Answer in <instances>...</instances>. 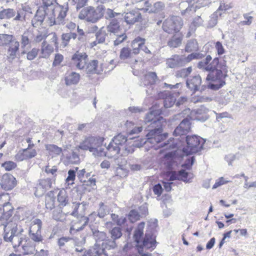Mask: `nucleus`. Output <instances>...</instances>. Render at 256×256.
I'll list each match as a JSON object with an SVG mask.
<instances>
[{
	"label": "nucleus",
	"instance_id": "obj_1",
	"mask_svg": "<svg viewBox=\"0 0 256 256\" xmlns=\"http://www.w3.org/2000/svg\"><path fill=\"white\" fill-rule=\"evenodd\" d=\"M162 113L161 109L152 106L146 116L145 122L148 128V132L146 134L147 142L152 144L160 142L168 136L167 133L162 134V124L164 122V118L160 116Z\"/></svg>",
	"mask_w": 256,
	"mask_h": 256
},
{
	"label": "nucleus",
	"instance_id": "obj_2",
	"mask_svg": "<svg viewBox=\"0 0 256 256\" xmlns=\"http://www.w3.org/2000/svg\"><path fill=\"white\" fill-rule=\"evenodd\" d=\"M197 68L209 72L206 78L208 81L214 79H225L228 76V70L226 62L217 57L212 60L210 55L206 56L203 60L198 63Z\"/></svg>",
	"mask_w": 256,
	"mask_h": 256
},
{
	"label": "nucleus",
	"instance_id": "obj_3",
	"mask_svg": "<svg viewBox=\"0 0 256 256\" xmlns=\"http://www.w3.org/2000/svg\"><path fill=\"white\" fill-rule=\"evenodd\" d=\"M128 138L126 135L119 134L114 136L108 146L106 148V156L112 158L120 154H128L134 152V148L131 146H128L126 142Z\"/></svg>",
	"mask_w": 256,
	"mask_h": 256
},
{
	"label": "nucleus",
	"instance_id": "obj_4",
	"mask_svg": "<svg viewBox=\"0 0 256 256\" xmlns=\"http://www.w3.org/2000/svg\"><path fill=\"white\" fill-rule=\"evenodd\" d=\"M42 8L48 12V14L53 24H64L68 8L58 5L54 0H42Z\"/></svg>",
	"mask_w": 256,
	"mask_h": 256
},
{
	"label": "nucleus",
	"instance_id": "obj_5",
	"mask_svg": "<svg viewBox=\"0 0 256 256\" xmlns=\"http://www.w3.org/2000/svg\"><path fill=\"white\" fill-rule=\"evenodd\" d=\"M158 226V220L149 222L148 225L146 232L145 236L142 240V246H139L138 252L142 256H148V252H144V249H151L153 250L156 246V228Z\"/></svg>",
	"mask_w": 256,
	"mask_h": 256
},
{
	"label": "nucleus",
	"instance_id": "obj_6",
	"mask_svg": "<svg viewBox=\"0 0 256 256\" xmlns=\"http://www.w3.org/2000/svg\"><path fill=\"white\" fill-rule=\"evenodd\" d=\"M9 224H10L3 225L4 226V240L6 242H12L15 252H17L18 250L16 248L20 246L24 240L26 241L28 237L22 234L24 232L22 228H20L18 230L17 225L14 224V226L10 227L8 226Z\"/></svg>",
	"mask_w": 256,
	"mask_h": 256
},
{
	"label": "nucleus",
	"instance_id": "obj_7",
	"mask_svg": "<svg viewBox=\"0 0 256 256\" xmlns=\"http://www.w3.org/2000/svg\"><path fill=\"white\" fill-rule=\"evenodd\" d=\"M104 141V138L102 137L88 136L84 138L78 146L81 150H89L92 152L95 156H106V152L101 146Z\"/></svg>",
	"mask_w": 256,
	"mask_h": 256
},
{
	"label": "nucleus",
	"instance_id": "obj_8",
	"mask_svg": "<svg viewBox=\"0 0 256 256\" xmlns=\"http://www.w3.org/2000/svg\"><path fill=\"white\" fill-rule=\"evenodd\" d=\"M105 10L103 5H99L96 8L92 6L84 7L80 12L78 18L88 22L95 23L103 16Z\"/></svg>",
	"mask_w": 256,
	"mask_h": 256
},
{
	"label": "nucleus",
	"instance_id": "obj_9",
	"mask_svg": "<svg viewBox=\"0 0 256 256\" xmlns=\"http://www.w3.org/2000/svg\"><path fill=\"white\" fill-rule=\"evenodd\" d=\"M184 140L186 146L182 148V153L186 156L200 152L206 142L205 140L197 135L186 136Z\"/></svg>",
	"mask_w": 256,
	"mask_h": 256
},
{
	"label": "nucleus",
	"instance_id": "obj_10",
	"mask_svg": "<svg viewBox=\"0 0 256 256\" xmlns=\"http://www.w3.org/2000/svg\"><path fill=\"white\" fill-rule=\"evenodd\" d=\"M116 246L117 244L115 242L108 238L102 244H94L93 246L94 253L98 256H112L113 253L110 250Z\"/></svg>",
	"mask_w": 256,
	"mask_h": 256
},
{
	"label": "nucleus",
	"instance_id": "obj_11",
	"mask_svg": "<svg viewBox=\"0 0 256 256\" xmlns=\"http://www.w3.org/2000/svg\"><path fill=\"white\" fill-rule=\"evenodd\" d=\"M182 24L183 21L180 17L172 16L164 21L162 29L168 34H174L178 32Z\"/></svg>",
	"mask_w": 256,
	"mask_h": 256
},
{
	"label": "nucleus",
	"instance_id": "obj_12",
	"mask_svg": "<svg viewBox=\"0 0 256 256\" xmlns=\"http://www.w3.org/2000/svg\"><path fill=\"white\" fill-rule=\"evenodd\" d=\"M14 208L9 202L0 204V222L2 225L9 224L8 220L12 217Z\"/></svg>",
	"mask_w": 256,
	"mask_h": 256
},
{
	"label": "nucleus",
	"instance_id": "obj_13",
	"mask_svg": "<svg viewBox=\"0 0 256 256\" xmlns=\"http://www.w3.org/2000/svg\"><path fill=\"white\" fill-rule=\"evenodd\" d=\"M179 150L170 152L165 154L164 156V165L168 170H172L174 166L176 164V158H182L184 154L182 153L180 154Z\"/></svg>",
	"mask_w": 256,
	"mask_h": 256
},
{
	"label": "nucleus",
	"instance_id": "obj_14",
	"mask_svg": "<svg viewBox=\"0 0 256 256\" xmlns=\"http://www.w3.org/2000/svg\"><path fill=\"white\" fill-rule=\"evenodd\" d=\"M190 130V120L186 118H184L175 128L174 131V136H180L182 139L186 138V135Z\"/></svg>",
	"mask_w": 256,
	"mask_h": 256
},
{
	"label": "nucleus",
	"instance_id": "obj_15",
	"mask_svg": "<svg viewBox=\"0 0 256 256\" xmlns=\"http://www.w3.org/2000/svg\"><path fill=\"white\" fill-rule=\"evenodd\" d=\"M48 12L45 11L42 7L39 8L37 10L34 18L32 20V24L33 26L37 27L39 25H41L43 22L44 18H48L50 26L54 24H53L51 22L50 19L48 14Z\"/></svg>",
	"mask_w": 256,
	"mask_h": 256
},
{
	"label": "nucleus",
	"instance_id": "obj_16",
	"mask_svg": "<svg viewBox=\"0 0 256 256\" xmlns=\"http://www.w3.org/2000/svg\"><path fill=\"white\" fill-rule=\"evenodd\" d=\"M72 210V212L67 211L66 208L63 210L64 213L66 215H70L74 217L78 218V216H83L84 212L86 209V204L84 203L80 202H74L72 204H70L68 206Z\"/></svg>",
	"mask_w": 256,
	"mask_h": 256
},
{
	"label": "nucleus",
	"instance_id": "obj_17",
	"mask_svg": "<svg viewBox=\"0 0 256 256\" xmlns=\"http://www.w3.org/2000/svg\"><path fill=\"white\" fill-rule=\"evenodd\" d=\"M55 182L54 178H46L39 180L38 184L36 188L34 194L36 196L42 195L46 190L52 187V184Z\"/></svg>",
	"mask_w": 256,
	"mask_h": 256
},
{
	"label": "nucleus",
	"instance_id": "obj_18",
	"mask_svg": "<svg viewBox=\"0 0 256 256\" xmlns=\"http://www.w3.org/2000/svg\"><path fill=\"white\" fill-rule=\"evenodd\" d=\"M17 181L16 178L11 174L6 173L2 175L0 180V186L5 190H10L16 185Z\"/></svg>",
	"mask_w": 256,
	"mask_h": 256
},
{
	"label": "nucleus",
	"instance_id": "obj_19",
	"mask_svg": "<svg viewBox=\"0 0 256 256\" xmlns=\"http://www.w3.org/2000/svg\"><path fill=\"white\" fill-rule=\"evenodd\" d=\"M202 83V78L199 74L193 76H190L186 81L187 88L192 92L195 93L200 90V87Z\"/></svg>",
	"mask_w": 256,
	"mask_h": 256
},
{
	"label": "nucleus",
	"instance_id": "obj_20",
	"mask_svg": "<svg viewBox=\"0 0 256 256\" xmlns=\"http://www.w3.org/2000/svg\"><path fill=\"white\" fill-rule=\"evenodd\" d=\"M124 18L126 22L130 25L134 24L136 22H140L142 20L141 13L136 10H133L125 13Z\"/></svg>",
	"mask_w": 256,
	"mask_h": 256
},
{
	"label": "nucleus",
	"instance_id": "obj_21",
	"mask_svg": "<svg viewBox=\"0 0 256 256\" xmlns=\"http://www.w3.org/2000/svg\"><path fill=\"white\" fill-rule=\"evenodd\" d=\"M88 56L85 53L76 52L72 55V61L78 69H82L86 65Z\"/></svg>",
	"mask_w": 256,
	"mask_h": 256
},
{
	"label": "nucleus",
	"instance_id": "obj_22",
	"mask_svg": "<svg viewBox=\"0 0 256 256\" xmlns=\"http://www.w3.org/2000/svg\"><path fill=\"white\" fill-rule=\"evenodd\" d=\"M166 64L170 68H174L186 65L183 56L172 55L171 58L166 59Z\"/></svg>",
	"mask_w": 256,
	"mask_h": 256
},
{
	"label": "nucleus",
	"instance_id": "obj_23",
	"mask_svg": "<svg viewBox=\"0 0 256 256\" xmlns=\"http://www.w3.org/2000/svg\"><path fill=\"white\" fill-rule=\"evenodd\" d=\"M194 0H181L179 4V8L181 10L182 15L184 16L190 12H196L194 8Z\"/></svg>",
	"mask_w": 256,
	"mask_h": 256
},
{
	"label": "nucleus",
	"instance_id": "obj_24",
	"mask_svg": "<svg viewBox=\"0 0 256 256\" xmlns=\"http://www.w3.org/2000/svg\"><path fill=\"white\" fill-rule=\"evenodd\" d=\"M90 218L86 216H82L80 219L70 227V233L74 234L76 232L82 230L88 225Z\"/></svg>",
	"mask_w": 256,
	"mask_h": 256
},
{
	"label": "nucleus",
	"instance_id": "obj_25",
	"mask_svg": "<svg viewBox=\"0 0 256 256\" xmlns=\"http://www.w3.org/2000/svg\"><path fill=\"white\" fill-rule=\"evenodd\" d=\"M6 47V56L8 58L14 60L17 56V54L20 49V42L16 40Z\"/></svg>",
	"mask_w": 256,
	"mask_h": 256
},
{
	"label": "nucleus",
	"instance_id": "obj_26",
	"mask_svg": "<svg viewBox=\"0 0 256 256\" xmlns=\"http://www.w3.org/2000/svg\"><path fill=\"white\" fill-rule=\"evenodd\" d=\"M158 77L155 72H148L146 73L140 82V85L144 86H150L152 87L156 83Z\"/></svg>",
	"mask_w": 256,
	"mask_h": 256
},
{
	"label": "nucleus",
	"instance_id": "obj_27",
	"mask_svg": "<svg viewBox=\"0 0 256 256\" xmlns=\"http://www.w3.org/2000/svg\"><path fill=\"white\" fill-rule=\"evenodd\" d=\"M158 96L164 99L163 104L165 108L172 107L176 102L175 97L170 94L169 92H161L158 94Z\"/></svg>",
	"mask_w": 256,
	"mask_h": 256
},
{
	"label": "nucleus",
	"instance_id": "obj_28",
	"mask_svg": "<svg viewBox=\"0 0 256 256\" xmlns=\"http://www.w3.org/2000/svg\"><path fill=\"white\" fill-rule=\"evenodd\" d=\"M57 200L59 203V206L64 210V207H68L69 206L68 198L67 193L65 190H60L57 195ZM63 212V210H62Z\"/></svg>",
	"mask_w": 256,
	"mask_h": 256
},
{
	"label": "nucleus",
	"instance_id": "obj_29",
	"mask_svg": "<svg viewBox=\"0 0 256 256\" xmlns=\"http://www.w3.org/2000/svg\"><path fill=\"white\" fill-rule=\"evenodd\" d=\"M209 110L204 106H200L196 110L195 119L198 121L204 122L208 118Z\"/></svg>",
	"mask_w": 256,
	"mask_h": 256
},
{
	"label": "nucleus",
	"instance_id": "obj_30",
	"mask_svg": "<svg viewBox=\"0 0 256 256\" xmlns=\"http://www.w3.org/2000/svg\"><path fill=\"white\" fill-rule=\"evenodd\" d=\"M145 42L146 40L144 38H142L140 36L136 38L131 43L132 50L133 52L132 54L136 55L139 54L140 48L144 46Z\"/></svg>",
	"mask_w": 256,
	"mask_h": 256
},
{
	"label": "nucleus",
	"instance_id": "obj_31",
	"mask_svg": "<svg viewBox=\"0 0 256 256\" xmlns=\"http://www.w3.org/2000/svg\"><path fill=\"white\" fill-rule=\"evenodd\" d=\"M212 81H216L218 82L216 84L214 83H209L207 86L202 85L201 86V88L200 90V91H202L205 90V89L208 88L209 89H211L212 90H218L221 88H222L224 85L226 84L225 79H214L213 80H211Z\"/></svg>",
	"mask_w": 256,
	"mask_h": 256
},
{
	"label": "nucleus",
	"instance_id": "obj_32",
	"mask_svg": "<svg viewBox=\"0 0 256 256\" xmlns=\"http://www.w3.org/2000/svg\"><path fill=\"white\" fill-rule=\"evenodd\" d=\"M145 224L144 222H140L136 230H134V238L136 243L138 244L140 242V239L143 236L144 234V228ZM142 243L141 245H138V248L139 246H142Z\"/></svg>",
	"mask_w": 256,
	"mask_h": 256
},
{
	"label": "nucleus",
	"instance_id": "obj_33",
	"mask_svg": "<svg viewBox=\"0 0 256 256\" xmlns=\"http://www.w3.org/2000/svg\"><path fill=\"white\" fill-rule=\"evenodd\" d=\"M133 52L130 48L128 47L122 48L120 52V58L122 60H126L128 59H133L134 60V62H136L138 61L135 58V54H132Z\"/></svg>",
	"mask_w": 256,
	"mask_h": 256
},
{
	"label": "nucleus",
	"instance_id": "obj_34",
	"mask_svg": "<svg viewBox=\"0 0 256 256\" xmlns=\"http://www.w3.org/2000/svg\"><path fill=\"white\" fill-rule=\"evenodd\" d=\"M106 29L108 32L112 33L114 34L122 32L120 30L122 29L120 27V22L116 18H113L111 20L107 26Z\"/></svg>",
	"mask_w": 256,
	"mask_h": 256
},
{
	"label": "nucleus",
	"instance_id": "obj_35",
	"mask_svg": "<svg viewBox=\"0 0 256 256\" xmlns=\"http://www.w3.org/2000/svg\"><path fill=\"white\" fill-rule=\"evenodd\" d=\"M108 214V206L105 205L103 202H100L99 204V208L97 212H93L90 216V218L93 216H98L100 218H104Z\"/></svg>",
	"mask_w": 256,
	"mask_h": 256
},
{
	"label": "nucleus",
	"instance_id": "obj_36",
	"mask_svg": "<svg viewBox=\"0 0 256 256\" xmlns=\"http://www.w3.org/2000/svg\"><path fill=\"white\" fill-rule=\"evenodd\" d=\"M28 240H29L28 238L26 241L24 240L23 242H24L25 243L23 244H20L22 245V251H20V252L23 255L32 254H34L36 251L34 246L30 241L28 242Z\"/></svg>",
	"mask_w": 256,
	"mask_h": 256
},
{
	"label": "nucleus",
	"instance_id": "obj_37",
	"mask_svg": "<svg viewBox=\"0 0 256 256\" xmlns=\"http://www.w3.org/2000/svg\"><path fill=\"white\" fill-rule=\"evenodd\" d=\"M16 39L12 34H0V46H7Z\"/></svg>",
	"mask_w": 256,
	"mask_h": 256
},
{
	"label": "nucleus",
	"instance_id": "obj_38",
	"mask_svg": "<svg viewBox=\"0 0 256 256\" xmlns=\"http://www.w3.org/2000/svg\"><path fill=\"white\" fill-rule=\"evenodd\" d=\"M93 236L96 240V244H100V242H105L108 238L106 232H100L98 230L92 228Z\"/></svg>",
	"mask_w": 256,
	"mask_h": 256
},
{
	"label": "nucleus",
	"instance_id": "obj_39",
	"mask_svg": "<svg viewBox=\"0 0 256 256\" xmlns=\"http://www.w3.org/2000/svg\"><path fill=\"white\" fill-rule=\"evenodd\" d=\"M80 76L78 73L72 72L65 78L66 84L68 86L76 84L80 80Z\"/></svg>",
	"mask_w": 256,
	"mask_h": 256
},
{
	"label": "nucleus",
	"instance_id": "obj_40",
	"mask_svg": "<svg viewBox=\"0 0 256 256\" xmlns=\"http://www.w3.org/2000/svg\"><path fill=\"white\" fill-rule=\"evenodd\" d=\"M199 50L198 44L196 39H191L187 42L184 50L186 52H197Z\"/></svg>",
	"mask_w": 256,
	"mask_h": 256
},
{
	"label": "nucleus",
	"instance_id": "obj_41",
	"mask_svg": "<svg viewBox=\"0 0 256 256\" xmlns=\"http://www.w3.org/2000/svg\"><path fill=\"white\" fill-rule=\"evenodd\" d=\"M42 222L39 218L33 220L30 224L28 232H42Z\"/></svg>",
	"mask_w": 256,
	"mask_h": 256
},
{
	"label": "nucleus",
	"instance_id": "obj_42",
	"mask_svg": "<svg viewBox=\"0 0 256 256\" xmlns=\"http://www.w3.org/2000/svg\"><path fill=\"white\" fill-rule=\"evenodd\" d=\"M194 176L193 174L186 172L184 170H180L178 171V180L183 181L186 183L192 182Z\"/></svg>",
	"mask_w": 256,
	"mask_h": 256
},
{
	"label": "nucleus",
	"instance_id": "obj_43",
	"mask_svg": "<svg viewBox=\"0 0 256 256\" xmlns=\"http://www.w3.org/2000/svg\"><path fill=\"white\" fill-rule=\"evenodd\" d=\"M54 195L53 191L48 192L46 196V208L48 210H52L54 208Z\"/></svg>",
	"mask_w": 256,
	"mask_h": 256
},
{
	"label": "nucleus",
	"instance_id": "obj_44",
	"mask_svg": "<svg viewBox=\"0 0 256 256\" xmlns=\"http://www.w3.org/2000/svg\"><path fill=\"white\" fill-rule=\"evenodd\" d=\"M33 38L32 34L30 32H24L21 38V48H24L30 44L32 42V39Z\"/></svg>",
	"mask_w": 256,
	"mask_h": 256
},
{
	"label": "nucleus",
	"instance_id": "obj_45",
	"mask_svg": "<svg viewBox=\"0 0 256 256\" xmlns=\"http://www.w3.org/2000/svg\"><path fill=\"white\" fill-rule=\"evenodd\" d=\"M109 233L111 238L110 240L115 242L116 240L120 238L122 236V229L120 226L112 228L109 230Z\"/></svg>",
	"mask_w": 256,
	"mask_h": 256
},
{
	"label": "nucleus",
	"instance_id": "obj_46",
	"mask_svg": "<svg viewBox=\"0 0 256 256\" xmlns=\"http://www.w3.org/2000/svg\"><path fill=\"white\" fill-rule=\"evenodd\" d=\"M54 51V47L48 44L46 41H44L42 44L41 52L42 54V57L46 58L49 56Z\"/></svg>",
	"mask_w": 256,
	"mask_h": 256
},
{
	"label": "nucleus",
	"instance_id": "obj_47",
	"mask_svg": "<svg viewBox=\"0 0 256 256\" xmlns=\"http://www.w3.org/2000/svg\"><path fill=\"white\" fill-rule=\"evenodd\" d=\"M16 12L12 8H5L0 11V19H10L16 15Z\"/></svg>",
	"mask_w": 256,
	"mask_h": 256
},
{
	"label": "nucleus",
	"instance_id": "obj_48",
	"mask_svg": "<svg viewBox=\"0 0 256 256\" xmlns=\"http://www.w3.org/2000/svg\"><path fill=\"white\" fill-rule=\"evenodd\" d=\"M96 42L102 44L105 42L108 33L104 27L100 28L96 34Z\"/></svg>",
	"mask_w": 256,
	"mask_h": 256
},
{
	"label": "nucleus",
	"instance_id": "obj_49",
	"mask_svg": "<svg viewBox=\"0 0 256 256\" xmlns=\"http://www.w3.org/2000/svg\"><path fill=\"white\" fill-rule=\"evenodd\" d=\"M116 36V39L114 41V45L118 46L128 39V36L125 32H120V33L114 34Z\"/></svg>",
	"mask_w": 256,
	"mask_h": 256
},
{
	"label": "nucleus",
	"instance_id": "obj_50",
	"mask_svg": "<svg viewBox=\"0 0 256 256\" xmlns=\"http://www.w3.org/2000/svg\"><path fill=\"white\" fill-rule=\"evenodd\" d=\"M78 36V34L76 32H68L63 34L62 35V43L64 46H68L70 39H76Z\"/></svg>",
	"mask_w": 256,
	"mask_h": 256
},
{
	"label": "nucleus",
	"instance_id": "obj_51",
	"mask_svg": "<svg viewBox=\"0 0 256 256\" xmlns=\"http://www.w3.org/2000/svg\"><path fill=\"white\" fill-rule=\"evenodd\" d=\"M98 64V60H92L86 67V72L88 74H93L98 73L97 66Z\"/></svg>",
	"mask_w": 256,
	"mask_h": 256
},
{
	"label": "nucleus",
	"instance_id": "obj_52",
	"mask_svg": "<svg viewBox=\"0 0 256 256\" xmlns=\"http://www.w3.org/2000/svg\"><path fill=\"white\" fill-rule=\"evenodd\" d=\"M182 38L180 36H174L168 42V45L170 48H177L182 43Z\"/></svg>",
	"mask_w": 256,
	"mask_h": 256
},
{
	"label": "nucleus",
	"instance_id": "obj_53",
	"mask_svg": "<svg viewBox=\"0 0 256 256\" xmlns=\"http://www.w3.org/2000/svg\"><path fill=\"white\" fill-rule=\"evenodd\" d=\"M219 16H221V14H219L218 11L214 12L210 16L208 27L210 28L214 27L218 23V19Z\"/></svg>",
	"mask_w": 256,
	"mask_h": 256
},
{
	"label": "nucleus",
	"instance_id": "obj_54",
	"mask_svg": "<svg viewBox=\"0 0 256 256\" xmlns=\"http://www.w3.org/2000/svg\"><path fill=\"white\" fill-rule=\"evenodd\" d=\"M38 52L39 49L34 48L28 52L25 50H23L21 52V54H26V58L29 60H32L37 56Z\"/></svg>",
	"mask_w": 256,
	"mask_h": 256
},
{
	"label": "nucleus",
	"instance_id": "obj_55",
	"mask_svg": "<svg viewBox=\"0 0 256 256\" xmlns=\"http://www.w3.org/2000/svg\"><path fill=\"white\" fill-rule=\"evenodd\" d=\"M128 170L123 165H118L116 170V176L124 178L128 176Z\"/></svg>",
	"mask_w": 256,
	"mask_h": 256
},
{
	"label": "nucleus",
	"instance_id": "obj_56",
	"mask_svg": "<svg viewBox=\"0 0 256 256\" xmlns=\"http://www.w3.org/2000/svg\"><path fill=\"white\" fill-rule=\"evenodd\" d=\"M192 66L187 68H182L176 72V76L177 77L185 78L188 77L192 72Z\"/></svg>",
	"mask_w": 256,
	"mask_h": 256
},
{
	"label": "nucleus",
	"instance_id": "obj_57",
	"mask_svg": "<svg viewBox=\"0 0 256 256\" xmlns=\"http://www.w3.org/2000/svg\"><path fill=\"white\" fill-rule=\"evenodd\" d=\"M30 238L36 242H42L44 240L42 236V232H28Z\"/></svg>",
	"mask_w": 256,
	"mask_h": 256
},
{
	"label": "nucleus",
	"instance_id": "obj_58",
	"mask_svg": "<svg viewBox=\"0 0 256 256\" xmlns=\"http://www.w3.org/2000/svg\"><path fill=\"white\" fill-rule=\"evenodd\" d=\"M46 150L56 155H59L62 152V148L55 144H48L46 146Z\"/></svg>",
	"mask_w": 256,
	"mask_h": 256
},
{
	"label": "nucleus",
	"instance_id": "obj_59",
	"mask_svg": "<svg viewBox=\"0 0 256 256\" xmlns=\"http://www.w3.org/2000/svg\"><path fill=\"white\" fill-rule=\"evenodd\" d=\"M140 217V216L138 212L134 210H131L128 215V219L132 223H134L138 220Z\"/></svg>",
	"mask_w": 256,
	"mask_h": 256
},
{
	"label": "nucleus",
	"instance_id": "obj_60",
	"mask_svg": "<svg viewBox=\"0 0 256 256\" xmlns=\"http://www.w3.org/2000/svg\"><path fill=\"white\" fill-rule=\"evenodd\" d=\"M78 168H75V169H70L68 171V176L66 178V182H72L71 184H73V182L74 180L76 178V172L78 171Z\"/></svg>",
	"mask_w": 256,
	"mask_h": 256
},
{
	"label": "nucleus",
	"instance_id": "obj_61",
	"mask_svg": "<svg viewBox=\"0 0 256 256\" xmlns=\"http://www.w3.org/2000/svg\"><path fill=\"white\" fill-rule=\"evenodd\" d=\"M203 22V20L200 16L194 18L190 24V28L192 30H195L196 27L200 26Z\"/></svg>",
	"mask_w": 256,
	"mask_h": 256
},
{
	"label": "nucleus",
	"instance_id": "obj_62",
	"mask_svg": "<svg viewBox=\"0 0 256 256\" xmlns=\"http://www.w3.org/2000/svg\"><path fill=\"white\" fill-rule=\"evenodd\" d=\"M194 156H191L186 160L184 164L182 165V166L186 170H190L194 164Z\"/></svg>",
	"mask_w": 256,
	"mask_h": 256
},
{
	"label": "nucleus",
	"instance_id": "obj_63",
	"mask_svg": "<svg viewBox=\"0 0 256 256\" xmlns=\"http://www.w3.org/2000/svg\"><path fill=\"white\" fill-rule=\"evenodd\" d=\"M122 14L120 13H118L114 12L113 10L108 8L106 12L105 18L106 19L109 18H115V17H118L122 16Z\"/></svg>",
	"mask_w": 256,
	"mask_h": 256
},
{
	"label": "nucleus",
	"instance_id": "obj_64",
	"mask_svg": "<svg viewBox=\"0 0 256 256\" xmlns=\"http://www.w3.org/2000/svg\"><path fill=\"white\" fill-rule=\"evenodd\" d=\"M209 2V0H194V8L196 10L202 7L208 6Z\"/></svg>",
	"mask_w": 256,
	"mask_h": 256
}]
</instances>
